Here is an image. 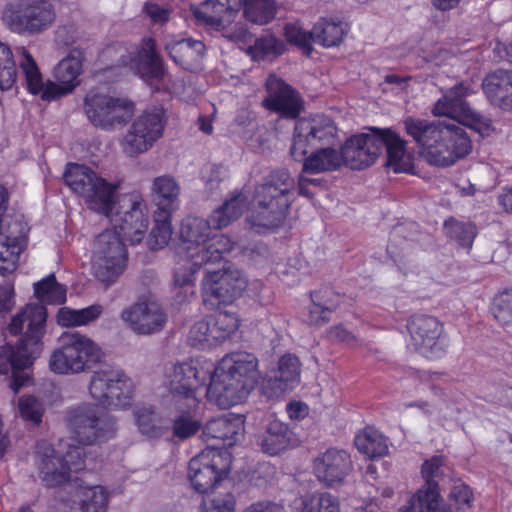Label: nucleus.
Returning a JSON list of instances; mask_svg holds the SVG:
<instances>
[{
    "label": "nucleus",
    "mask_w": 512,
    "mask_h": 512,
    "mask_svg": "<svg viewBox=\"0 0 512 512\" xmlns=\"http://www.w3.org/2000/svg\"><path fill=\"white\" fill-rule=\"evenodd\" d=\"M46 318L43 303L27 304L12 318L9 325L12 335L24 332L17 346L7 344L0 351V376L12 373L9 386L14 393L31 381L28 370L42 350L41 339L45 333Z\"/></svg>",
    "instance_id": "obj_1"
},
{
    "label": "nucleus",
    "mask_w": 512,
    "mask_h": 512,
    "mask_svg": "<svg viewBox=\"0 0 512 512\" xmlns=\"http://www.w3.org/2000/svg\"><path fill=\"white\" fill-rule=\"evenodd\" d=\"M402 124L406 134L431 165L449 167L472 150L470 137L459 125L413 116L406 117Z\"/></svg>",
    "instance_id": "obj_2"
},
{
    "label": "nucleus",
    "mask_w": 512,
    "mask_h": 512,
    "mask_svg": "<svg viewBox=\"0 0 512 512\" xmlns=\"http://www.w3.org/2000/svg\"><path fill=\"white\" fill-rule=\"evenodd\" d=\"M258 375L254 354L246 351L226 354L211 375L207 397L221 409L242 403L255 388Z\"/></svg>",
    "instance_id": "obj_3"
},
{
    "label": "nucleus",
    "mask_w": 512,
    "mask_h": 512,
    "mask_svg": "<svg viewBox=\"0 0 512 512\" xmlns=\"http://www.w3.org/2000/svg\"><path fill=\"white\" fill-rule=\"evenodd\" d=\"M19 68L24 76L28 91L38 95L44 101L59 99L71 93L79 84V76L83 71V53L73 49L54 68V77L59 84L53 81L44 83L40 69L25 47L17 48Z\"/></svg>",
    "instance_id": "obj_4"
},
{
    "label": "nucleus",
    "mask_w": 512,
    "mask_h": 512,
    "mask_svg": "<svg viewBox=\"0 0 512 512\" xmlns=\"http://www.w3.org/2000/svg\"><path fill=\"white\" fill-rule=\"evenodd\" d=\"M295 182L287 170L271 172L255 188L254 206L247 216L252 227L275 229L281 226L292 201Z\"/></svg>",
    "instance_id": "obj_5"
},
{
    "label": "nucleus",
    "mask_w": 512,
    "mask_h": 512,
    "mask_svg": "<svg viewBox=\"0 0 512 512\" xmlns=\"http://www.w3.org/2000/svg\"><path fill=\"white\" fill-rule=\"evenodd\" d=\"M71 190L83 198L87 207L104 216L116 209L119 184L108 182L91 168L70 163L63 175Z\"/></svg>",
    "instance_id": "obj_6"
},
{
    "label": "nucleus",
    "mask_w": 512,
    "mask_h": 512,
    "mask_svg": "<svg viewBox=\"0 0 512 512\" xmlns=\"http://www.w3.org/2000/svg\"><path fill=\"white\" fill-rule=\"evenodd\" d=\"M60 346L49 358V368L59 375L85 372L101 358V349L90 338L79 332H65L59 338Z\"/></svg>",
    "instance_id": "obj_7"
},
{
    "label": "nucleus",
    "mask_w": 512,
    "mask_h": 512,
    "mask_svg": "<svg viewBox=\"0 0 512 512\" xmlns=\"http://www.w3.org/2000/svg\"><path fill=\"white\" fill-rule=\"evenodd\" d=\"M123 236L113 229L98 234L93 243L91 267L97 280L111 285L124 272L128 251Z\"/></svg>",
    "instance_id": "obj_8"
},
{
    "label": "nucleus",
    "mask_w": 512,
    "mask_h": 512,
    "mask_svg": "<svg viewBox=\"0 0 512 512\" xmlns=\"http://www.w3.org/2000/svg\"><path fill=\"white\" fill-rule=\"evenodd\" d=\"M83 110L94 127L112 132L131 121L135 103L126 97H113L90 90L84 97Z\"/></svg>",
    "instance_id": "obj_9"
},
{
    "label": "nucleus",
    "mask_w": 512,
    "mask_h": 512,
    "mask_svg": "<svg viewBox=\"0 0 512 512\" xmlns=\"http://www.w3.org/2000/svg\"><path fill=\"white\" fill-rule=\"evenodd\" d=\"M166 116L162 108L143 111L130 124L120 140L122 152L128 157H137L148 152L163 136Z\"/></svg>",
    "instance_id": "obj_10"
},
{
    "label": "nucleus",
    "mask_w": 512,
    "mask_h": 512,
    "mask_svg": "<svg viewBox=\"0 0 512 512\" xmlns=\"http://www.w3.org/2000/svg\"><path fill=\"white\" fill-rule=\"evenodd\" d=\"M67 424L75 440L83 445L107 441L116 431L114 419L92 404H83L70 410Z\"/></svg>",
    "instance_id": "obj_11"
},
{
    "label": "nucleus",
    "mask_w": 512,
    "mask_h": 512,
    "mask_svg": "<svg viewBox=\"0 0 512 512\" xmlns=\"http://www.w3.org/2000/svg\"><path fill=\"white\" fill-rule=\"evenodd\" d=\"M232 456L212 444L194 456V490L209 495L222 489V483L230 473Z\"/></svg>",
    "instance_id": "obj_12"
},
{
    "label": "nucleus",
    "mask_w": 512,
    "mask_h": 512,
    "mask_svg": "<svg viewBox=\"0 0 512 512\" xmlns=\"http://www.w3.org/2000/svg\"><path fill=\"white\" fill-rule=\"evenodd\" d=\"M88 388L91 397L100 404L126 408L131 404L134 384L121 370L106 368L92 374Z\"/></svg>",
    "instance_id": "obj_13"
},
{
    "label": "nucleus",
    "mask_w": 512,
    "mask_h": 512,
    "mask_svg": "<svg viewBox=\"0 0 512 512\" xmlns=\"http://www.w3.org/2000/svg\"><path fill=\"white\" fill-rule=\"evenodd\" d=\"M336 137L337 127L326 115L299 119L295 125L290 155L294 160L301 161L308 153V148L333 145Z\"/></svg>",
    "instance_id": "obj_14"
},
{
    "label": "nucleus",
    "mask_w": 512,
    "mask_h": 512,
    "mask_svg": "<svg viewBox=\"0 0 512 512\" xmlns=\"http://www.w3.org/2000/svg\"><path fill=\"white\" fill-rule=\"evenodd\" d=\"M192 220L187 217L180 225L178 238L174 243L175 267L173 271V299L176 305L189 302L192 295Z\"/></svg>",
    "instance_id": "obj_15"
},
{
    "label": "nucleus",
    "mask_w": 512,
    "mask_h": 512,
    "mask_svg": "<svg viewBox=\"0 0 512 512\" xmlns=\"http://www.w3.org/2000/svg\"><path fill=\"white\" fill-rule=\"evenodd\" d=\"M411 345L425 357L439 356L445 351L444 323L436 316L415 313L407 319Z\"/></svg>",
    "instance_id": "obj_16"
},
{
    "label": "nucleus",
    "mask_w": 512,
    "mask_h": 512,
    "mask_svg": "<svg viewBox=\"0 0 512 512\" xmlns=\"http://www.w3.org/2000/svg\"><path fill=\"white\" fill-rule=\"evenodd\" d=\"M472 90L463 83L455 85L441 99H439L432 113L435 116H448L457 119L460 123L468 126L477 132L484 134L490 130V122L470 108L465 101Z\"/></svg>",
    "instance_id": "obj_17"
},
{
    "label": "nucleus",
    "mask_w": 512,
    "mask_h": 512,
    "mask_svg": "<svg viewBox=\"0 0 512 512\" xmlns=\"http://www.w3.org/2000/svg\"><path fill=\"white\" fill-rule=\"evenodd\" d=\"M118 54V65L129 66L150 86L164 78L165 71L158 55L155 52V44L151 38L145 39L140 49L128 52L127 48L117 45L105 50L104 54L111 57Z\"/></svg>",
    "instance_id": "obj_18"
},
{
    "label": "nucleus",
    "mask_w": 512,
    "mask_h": 512,
    "mask_svg": "<svg viewBox=\"0 0 512 512\" xmlns=\"http://www.w3.org/2000/svg\"><path fill=\"white\" fill-rule=\"evenodd\" d=\"M55 11L44 0H26L17 8L10 6L3 12L4 23L14 32H39L55 20Z\"/></svg>",
    "instance_id": "obj_19"
},
{
    "label": "nucleus",
    "mask_w": 512,
    "mask_h": 512,
    "mask_svg": "<svg viewBox=\"0 0 512 512\" xmlns=\"http://www.w3.org/2000/svg\"><path fill=\"white\" fill-rule=\"evenodd\" d=\"M106 217L114 226L113 230H119L132 244L142 241L149 225L146 203L140 195L126 197L119 208Z\"/></svg>",
    "instance_id": "obj_20"
},
{
    "label": "nucleus",
    "mask_w": 512,
    "mask_h": 512,
    "mask_svg": "<svg viewBox=\"0 0 512 512\" xmlns=\"http://www.w3.org/2000/svg\"><path fill=\"white\" fill-rule=\"evenodd\" d=\"M443 459L434 456L422 465V477L425 484L411 497L409 504L402 507L399 512H454L452 507L440 508V492L438 479L443 476L440 470Z\"/></svg>",
    "instance_id": "obj_21"
},
{
    "label": "nucleus",
    "mask_w": 512,
    "mask_h": 512,
    "mask_svg": "<svg viewBox=\"0 0 512 512\" xmlns=\"http://www.w3.org/2000/svg\"><path fill=\"white\" fill-rule=\"evenodd\" d=\"M248 285L245 275L236 267H224L217 271H207L202 281L203 300L209 297L217 302L230 304L246 290Z\"/></svg>",
    "instance_id": "obj_22"
},
{
    "label": "nucleus",
    "mask_w": 512,
    "mask_h": 512,
    "mask_svg": "<svg viewBox=\"0 0 512 512\" xmlns=\"http://www.w3.org/2000/svg\"><path fill=\"white\" fill-rule=\"evenodd\" d=\"M382 143V139L377 137V128H370L369 133L352 136L339 151L341 164L354 170L372 165L379 156Z\"/></svg>",
    "instance_id": "obj_23"
},
{
    "label": "nucleus",
    "mask_w": 512,
    "mask_h": 512,
    "mask_svg": "<svg viewBox=\"0 0 512 512\" xmlns=\"http://www.w3.org/2000/svg\"><path fill=\"white\" fill-rule=\"evenodd\" d=\"M267 96L262 105L282 118L296 119L304 109L301 95L283 80L270 76L266 81Z\"/></svg>",
    "instance_id": "obj_24"
},
{
    "label": "nucleus",
    "mask_w": 512,
    "mask_h": 512,
    "mask_svg": "<svg viewBox=\"0 0 512 512\" xmlns=\"http://www.w3.org/2000/svg\"><path fill=\"white\" fill-rule=\"evenodd\" d=\"M121 317L137 334L149 335L161 331L168 316L156 302H140L123 310Z\"/></svg>",
    "instance_id": "obj_25"
},
{
    "label": "nucleus",
    "mask_w": 512,
    "mask_h": 512,
    "mask_svg": "<svg viewBox=\"0 0 512 512\" xmlns=\"http://www.w3.org/2000/svg\"><path fill=\"white\" fill-rule=\"evenodd\" d=\"M28 228L22 220L10 221L0 232V274L12 273L26 246Z\"/></svg>",
    "instance_id": "obj_26"
},
{
    "label": "nucleus",
    "mask_w": 512,
    "mask_h": 512,
    "mask_svg": "<svg viewBox=\"0 0 512 512\" xmlns=\"http://www.w3.org/2000/svg\"><path fill=\"white\" fill-rule=\"evenodd\" d=\"M352 467L351 458L344 450L328 449L314 460L315 474L327 487L343 483Z\"/></svg>",
    "instance_id": "obj_27"
},
{
    "label": "nucleus",
    "mask_w": 512,
    "mask_h": 512,
    "mask_svg": "<svg viewBox=\"0 0 512 512\" xmlns=\"http://www.w3.org/2000/svg\"><path fill=\"white\" fill-rule=\"evenodd\" d=\"M243 425V416L233 414L212 419L204 427L194 420V434L202 430L201 437L204 441L216 440L223 446H232L242 433Z\"/></svg>",
    "instance_id": "obj_28"
},
{
    "label": "nucleus",
    "mask_w": 512,
    "mask_h": 512,
    "mask_svg": "<svg viewBox=\"0 0 512 512\" xmlns=\"http://www.w3.org/2000/svg\"><path fill=\"white\" fill-rule=\"evenodd\" d=\"M243 0H206L200 10L194 9L197 21L216 28L226 29L238 17Z\"/></svg>",
    "instance_id": "obj_29"
},
{
    "label": "nucleus",
    "mask_w": 512,
    "mask_h": 512,
    "mask_svg": "<svg viewBox=\"0 0 512 512\" xmlns=\"http://www.w3.org/2000/svg\"><path fill=\"white\" fill-rule=\"evenodd\" d=\"M36 458L40 478L48 487H55L68 481V468L52 446L46 441L38 442Z\"/></svg>",
    "instance_id": "obj_30"
},
{
    "label": "nucleus",
    "mask_w": 512,
    "mask_h": 512,
    "mask_svg": "<svg viewBox=\"0 0 512 512\" xmlns=\"http://www.w3.org/2000/svg\"><path fill=\"white\" fill-rule=\"evenodd\" d=\"M300 376V361L291 354L283 355L278 362V371L274 377L267 379L262 387L268 398H278L290 390Z\"/></svg>",
    "instance_id": "obj_31"
},
{
    "label": "nucleus",
    "mask_w": 512,
    "mask_h": 512,
    "mask_svg": "<svg viewBox=\"0 0 512 512\" xmlns=\"http://www.w3.org/2000/svg\"><path fill=\"white\" fill-rule=\"evenodd\" d=\"M377 137L383 143L379 147V155L385 148L387 167L393 168L394 172H408L412 168L410 156L406 152V141L391 129H378Z\"/></svg>",
    "instance_id": "obj_32"
},
{
    "label": "nucleus",
    "mask_w": 512,
    "mask_h": 512,
    "mask_svg": "<svg viewBox=\"0 0 512 512\" xmlns=\"http://www.w3.org/2000/svg\"><path fill=\"white\" fill-rule=\"evenodd\" d=\"M488 100L504 110H512V71L498 69L489 73L482 82Z\"/></svg>",
    "instance_id": "obj_33"
},
{
    "label": "nucleus",
    "mask_w": 512,
    "mask_h": 512,
    "mask_svg": "<svg viewBox=\"0 0 512 512\" xmlns=\"http://www.w3.org/2000/svg\"><path fill=\"white\" fill-rule=\"evenodd\" d=\"M246 204V196L241 192H237L230 199L226 200L221 207L217 208L208 221L200 218L194 219V226L204 231H209L210 227L214 229L226 227L231 221L238 219L242 215Z\"/></svg>",
    "instance_id": "obj_34"
},
{
    "label": "nucleus",
    "mask_w": 512,
    "mask_h": 512,
    "mask_svg": "<svg viewBox=\"0 0 512 512\" xmlns=\"http://www.w3.org/2000/svg\"><path fill=\"white\" fill-rule=\"evenodd\" d=\"M109 495L101 485L77 487L69 501L70 512H106Z\"/></svg>",
    "instance_id": "obj_35"
},
{
    "label": "nucleus",
    "mask_w": 512,
    "mask_h": 512,
    "mask_svg": "<svg viewBox=\"0 0 512 512\" xmlns=\"http://www.w3.org/2000/svg\"><path fill=\"white\" fill-rule=\"evenodd\" d=\"M293 433L288 425L273 419L266 425L259 437L261 450L269 455H277L292 445Z\"/></svg>",
    "instance_id": "obj_36"
},
{
    "label": "nucleus",
    "mask_w": 512,
    "mask_h": 512,
    "mask_svg": "<svg viewBox=\"0 0 512 512\" xmlns=\"http://www.w3.org/2000/svg\"><path fill=\"white\" fill-rule=\"evenodd\" d=\"M152 193L157 210L172 212L178 208L181 188L172 176L156 177L152 182Z\"/></svg>",
    "instance_id": "obj_37"
},
{
    "label": "nucleus",
    "mask_w": 512,
    "mask_h": 512,
    "mask_svg": "<svg viewBox=\"0 0 512 512\" xmlns=\"http://www.w3.org/2000/svg\"><path fill=\"white\" fill-rule=\"evenodd\" d=\"M309 156H303L300 162H303L302 172L317 174L338 170L341 164V154L336 149L327 146L315 148Z\"/></svg>",
    "instance_id": "obj_38"
},
{
    "label": "nucleus",
    "mask_w": 512,
    "mask_h": 512,
    "mask_svg": "<svg viewBox=\"0 0 512 512\" xmlns=\"http://www.w3.org/2000/svg\"><path fill=\"white\" fill-rule=\"evenodd\" d=\"M134 416L139 431L149 438H159L169 430V421L150 406L137 408Z\"/></svg>",
    "instance_id": "obj_39"
},
{
    "label": "nucleus",
    "mask_w": 512,
    "mask_h": 512,
    "mask_svg": "<svg viewBox=\"0 0 512 512\" xmlns=\"http://www.w3.org/2000/svg\"><path fill=\"white\" fill-rule=\"evenodd\" d=\"M242 9L245 19L256 25L270 23L277 14L275 0H243Z\"/></svg>",
    "instance_id": "obj_40"
},
{
    "label": "nucleus",
    "mask_w": 512,
    "mask_h": 512,
    "mask_svg": "<svg viewBox=\"0 0 512 512\" xmlns=\"http://www.w3.org/2000/svg\"><path fill=\"white\" fill-rule=\"evenodd\" d=\"M354 443L360 453L371 459L384 456L388 451L383 436L372 429H365L356 435Z\"/></svg>",
    "instance_id": "obj_41"
},
{
    "label": "nucleus",
    "mask_w": 512,
    "mask_h": 512,
    "mask_svg": "<svg viewBox=\"0 0 512 512\" xmlns=\"http://www.w3.org/2000/svg\"><path fill=\"white\" fill-rule=\"evenodd\" d=\"M192 363L183 362L173 367L169 375L170 392L175 398H189L192 391Z\"/></svg>",
    "instance_id": "obj_42"
},
{
    "label": "nucleus",
    "mask_w": 512,
    "mask_h": 512,
    "mask_svg": "<svg viewBox=\"0 0 512 512\" xmlns=\"http://www.w3.org/2000/svg\"><path fill=\"white\" fill-rule=\"evenodd\" d=\"M171 212L156 210L154 213V226L148 238V245L152 250L165 247L172 235Z\"/></svg>",
    "instance_id": "obj_43"
},
{
    "label": "nucleus",
    "mask_w": 512,
    "mask_h": 512,
    "mask_svg": "<svg viewBox=\"0 0 512 512\" xmlns=\"http://www.w3.org/2000/svg\"><path fill=\"white\" fill-rule=\"evenodd\" d=\"M286 50L284 42L272 34H266L255 40L253 46H250L247 52L255 60H264L266 58H276L282 55Z\"/></svg>",
    "instance_id": "obj_44"
},
{
    "label": "nucleus",
    "mask_w": 512,
    "mask_h": 512,
    "mask_svg": "<svg viewBox=\"0 0 512 512\" xmlns=\"http://www.w3.org/2000/svg\"><path fill=\"white\" fill-rule=\"evenodd\" d=\"M34 292L41 302L63 304L66 301V288L56 281L54 274L35 283Z\"/></svg>",
    "instance_id": "obj_45"
},
{
    "label": "nucleus",
    "mask_w": 512,
    "mask_h": 512,
    "mask_svg": "<svg viewBox=\"0 0 512 512\" xmlns=\"http://www.w3.org/2000/svg\"><path fill=\"white\" fill-rule=\"evenodd\" d=\"M314 42L325 47L339 45L344 36L342 23L331 22L321 19L313 27Z\"/></svg>",
    "instance_id": "obj_46"
},
{
    "label": "nucleus",
    "mask_w": 512,
    "mask_h": 512,
    "mask_svg": "<svg viewBox=\"0 0 512 512\" xmlns=\"http://www.w3.org/2000/svg\"><path fill=\"white\" fill-rule=\"evenodd\" d=\"M444 230L447 236L457 241L459 245L465 248L472 246L476 236V227L472 223H465L450 218L444 223Z\"/></svg>",
    "instance_id": "obj_47"
},
{
    "label": "nucleus",
    "mask_w": 512,
    "mask_h": 512,
    "mask_svg": "<svg viewBox=\"0 0 512 512\" xmlns=\"http://www.w3.org/2000/svg\"><path fill=\"white\" fill-rule=\"evenodd\" d=\"M17 79L16 63L9 46L0 42V89L7 91Z\"/></svg>",
    "instance_id": "obj_48"
},
{
    "label": "nucleus",
    "mask_w": 512,
    "mask_h": 512,
    "mask_svg": "<svg viewBox=\"0 0 512 512\" xmlns=\"http://www.w3.org/2000/svg\"><path fill=\"white\" fill-rule=\"evenodd\" d=\"M235 504V497L230 491H213L202 498L200 512H235Z\"/></svg>",
    "instance_id": "obj_49"
},
{
    "label": "nucleus",
    "mask_w": 512,
    "mask_h": 512,
    "mask_svg": "<svg viewBox=\"0 0 512 512\" xmlns=\"http://www.w3.org/2000/svg\"><path fill=\"white\" fill-rule=\"evenodd\" d=\"M301 512H340V505L330 493H314L303 501Z\"/></svg>",
    "instance_id": "obj_50"
},
{
    "label": "nucleus",
    "mask_w": 512,
    "mask_h": 512,
    "mask_svg": "<svg viewBox=\"0 0 512 512\" xmlns=\"http://www.w3.org/2000/svg\"><path fill=\"white\" fill-rule=\"evenodd\" d=\"M491 312L500 325H512V289L504 290L494 297Z\"/></svg>",
    "instance_id": "obj_51"
},
{
    "label": "nucleus",
    "mask_w": 512,
    "mask_h": 512,
    "mask_svg": "<svg viewBox=\"0 0 512 512\" xmlns=\"http://www.w3.org/2000/svg\"><path fill=\"white\" fill-rule=\"evenodd\" d=\"M284 36L289 43L301 48L305 55L309 56L311 54V43L314 42L313 30L305 31L298 25L289 23L284 27Z\"/></svg>",
    "instance_id": "obj_52"
},
{
    "label": "nucleus",
    "mask_w": 512,
    "mask_h": 512,
    "mask_svg": "<svg viewBox=\"0 0 512 512\" xmlns=\"http://www.w3.org/2000/svg\"><path fill=\"white\" fill-rule=\"evenodd\" d=\"M311 300L312 304L332 313L339 307L343 297L330 287H322L311 293Z\"/></svg>",
    "instance_id": "obj_53"
},
{
    "label": "nucleus",
    "mask_w": 512,
    "mask_h": 512,
    "mask_svg": "<svg viewBox=\"0 0 512 512\" xmlns=\"http://www.w3.org/2000/svg\"><path fill=\"white\" fill-rule=\"evenodd\" d=\"M20 416L34 424H39L44 413L43 404L34 396H23L18 402Z\"/></svg>",
    "instance_id": "obj_54"
},
{
    "label": "nucleus",
    "mask_w": 512,
    "mask_h": 512,
    "mask_svg": "<svg viewBox=\"0 0 512 512\" xmlns=\"http://www.w3.org/2000/svg\"><path fill=\"white\" fill-rule=\"evenodd\" d=\"M205 236H208V233L200 235L201 242L194 240V267L221 261L220 257H215L214 249L209 247V241L204 239Z\"/></svg>",
    "instance_id": "obj_55"
},
{
    "label": "nucleus",
    "mask_w": 512,
    "mask_h": 512,
    "mask_svg": "<svg viewBox=\"0 0 512 512\" xmlns=\"http://www.w3.org/2000/svg\"><path fill=\"white\" fill-rule=\"evenodd\" d=\"M166 49L176 64L185 67V65L189 64L188 58L192 49V40L182 39L180 41L169 43L166 45Z\"/></svg>",
    "instance_id": "obj_56"
},
{
    "label": "nucleus",
    "mask_w": 512,
    "mask_h": 512,
    "mask_svg": "<svg viewBox=\"0 0 512 512\" xmlns=\"http://www.w3.org/2000/svg\"><path fill=\"white\" fill-rule=\"evenodd\" d=\"M143 13L153 24L164 25L171 16V8L168 5H160L155 2H146L142 9Z\"/></svg>",
    "instance_id": "obj_57"
},
{
    "label": "nucleus",
    "mask_w": 512,
    "mask_h": 512,
    "mask_svg": "<svg viewBox=\"0 0 512 512\" xmlns=\"http://www.w3.org/2000/svg\"><path fill=\"white\" fill-rule=\"evenodd\" d=\"M472 493L468 486L460 484L455 485L450 492V499L453 500L454 504L445 505L442 503V499L440 498V508L442 507H452L454 512H458L464 505H469L471 502Z\"/></svg>",
    "instance_id": "obj_58"
},
{
    "label": "nucleus",
    "mask_w": 512,
    "mask_h": 512,
    "mask_svg": "<svg viewBox=\"0 0 512 512\" xmlns=\"http://www.w3.org/2000/svg\"><path fill=\"white\" fill-rule=\"evenodd\" d=\"M209 247L214 249L215 257H220L221 260L226 254L234 250L236 243L231 238L224 234H215L207 238Z\"/></svg>",
    "instance_id": "obj_59"
},
{
    "label": "nucleus",
    "mask_w": 512,
    "mask_h": 512,
    "mask_svg": "<svg viewBox=\"0 0 512 512\" xmlns=\"http://www.w3.org/2000/svg\"><path fill=\"white\" fill-rule=\"evenodd\" d=\"M62 458L66 464V467L68 468L69 475L70 472H78L85 467L84 450L81 447H71L69 451H67L66 455Z\"/></svg>",
    "instance_id": "obj_60"
},
{
    "label": "nucleus",
    "mask_w": 512,
    "mask_h": 512,
    "mask_svg": "<svg viewBox=\"0 0 512 512\" xmlns=\"http://www.w3.org/2000/svg\"><path fill=\"white\" fill-rule=\"evenodd\" d=\"M327 336L330 340L346 344L349 347L355 346L357 342L355 335L342 325L329 328Z\"/></svg>",
    "instance_id": "obj_61"
},
{
    "label": "nucleus",
    "mask_w": 512,
    "mask_h": 512,
    "mask_svg": "<svg viewBox=\"0 0 512 512\" xmlns=\"http://www.w3.org/2000/svg\"><path fill=\"white\" fill-rule=\"evenodd\" d=\"M174 435L178 438L185 439L192 434V418L189 413L179 416L173 425Z\"/></svg>",
    "instance_id": "obj_62"
},
{
    "label": "nucleus",
    "mask_w": 512,
    "mask_h": 512,
    "mask_svg": "<svg viewBox=\"0 0 512 512\" xmlns=\"http://www.w3.org/2000/svg\"><path fill=\"white\" fill-rule=\"evenodd\" d=\"M78 315L79 310L63 307L58 311L57 322L65 327L81 326Z\"/></svg>",
    "instance_id": "obj_63"
},
{
    "label": "nucleus",
    "mask_w": 512,
    "mask_h": 512,
    "mask_svg": "<svg viewBox=\"0 0 512 512\" xmlns=\"http://www.w3.org/2000/svg\"><path fill=\"white\" fill-rule=\"evenodd\" d=\"M14 304L13 286L11 284L0 285V313L9 312Z\"/></svg>",
    "instance_id": "obj_64"
}]
</instances>
